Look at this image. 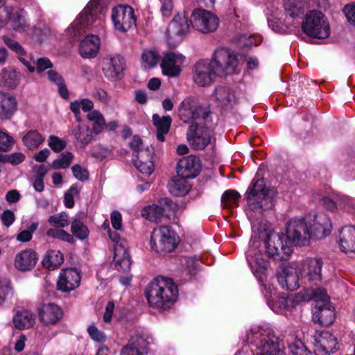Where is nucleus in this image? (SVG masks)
<instances>
[{
	"label": "nucleus",
	"instance_id": "obj_1",
	"mask_svg": "<svg viewBox=\"0 0 355 355\" xmlns=\"http://www.w3.org/2000/svg\"><path fill=\"white\" fill-rule=\"evenodd\" d=\"M178 289L173 281L159 277L147 286L146 297L150 306L163 311L169 309L177 300Z\"/></svg>",
	"mask_w": 355,
	"mask_h": 355
},
{
	"label": "nucleus",
	"instance_id": "obj_2",
	"mask_svg": "<svg viewBox=\"0 0 355 355\" xmlns=\"http://www.w3.org/2000/svg\"><path fill=\"white\" fill-rule=\"evenodd\" d=\"M274 193L272 189L266 187L263 179L253 180L247 196L249 207V211L247 214L250 220H252L257 214H261L263 211L272 208Z\"/></svg>",
	"mask_w": 355,
	"mask_h": 355
},
{
	"label": "nucleus",
	"instance_id": "obj_3",
	"mask_svg": "<svg viewBox=\"0 0 355 355\" xmlns=\"http://www.w3.org/2000/svg\"><path fill=\"white\" fill-rule=\"evenodd\" d=\"M256 241L263 242L266 254L275 260H286L292 253V248L288 245L286 237L282 232L269 231L264 228L259 233Z\"/></svg>",
	"mask_w": 355,
	"mask_h": 355
},
{
	"label": "nucleus",
	"instance_id": "obj_4",
	"mask_svg": "<svg viewBox=\"0 0 355 355\" xmlns=\"http://www.w3.org/2000/svg\"><path fill=\"white\" fill-rule=\"evenodd\" d=\"M245 255L248 266L253 275L259 282H263L270 268V257L267 254L263 253V249L260 248V242L256 241L255 235L252 237Z\"/></svg>",
	"mask_w": 355,
	"mask_h": 355
},
{
	"label": "nucleus",
	"instance_id": "obj_5",
	"mask_svg": "<svg viewBox=\"0 0 355 355\" xmlns=\"http://www.w3.org/2000/svg\"><path fill=\"white\" fill-rule=\"evenodd\" d=\"M178 115L184 123H196L205 121L209 124L211 122L209 110L202 107L198 100L193 97L186 98L179 105Z\"/></svg>",
	"mask_w": 355,
	"mask_h": 355
},
{
	"label": "nucleus",
	"instance_id": "obj_6",
	"mask_svg": "<svg viewBox=\"0 0 355 355\" xmlns=\"http://www.w3.org/2000/svg\"><path fill=\"white\" fill-rule=\"evenodd\" d=\"M218 76L233 74L239 64L238 55L226 47L216 49L210 60Z\"/></svg>",
	"mask_w": 355,
	"mask_h": 355
},
{
	"label": "nucleus",
	"instance_id": "obj_7",
	"mask_svg": "<svg viewBox=\"0 0 355 355\" xmlns=\"http://www.w3.org/2000/svg\"><path fill=\"white\" fill-rule=\"evenodd\" d=\"M213 130L212 121L209 124L205 121L191 123L187 132L189 145L195 150H203L211 144Z\"/></svg>",
	"mask_w": 355,
	"mask_h": 355
},
{
	"label": "nucleus",
	"instance_id": "obj_8",
	"mask_svg": "<svg viewBox=\"0 0 355 355\" xmlns=\"http://www.w3.org/2000/svg\"><path fill=\"white\" fill-rule=\"evenodd\" d=\"M150 245L157 253L171 252L177 245L175 233L168 225L154 228L151 233Z\"/></svg>",
	"mask_w": 355,
	"mask_h": 355
},
{
	"label": "nucleus",
	"instance_id": "obj_9",
	"mask_svg": "<svg viewBox=\"0 0 355 355\" xmlns=\"http://www.w3.org/2000/svg\"><path fill=\"white\" fill-rule=\"evenodd\" d=\"M314 300L317 302L327 304L329 302V297L327 291L322 288H306L303 293H300L295 296H290L286 298L282 297L279 300V303L283 304L286 309H290L296 306L300 301Z\"/></svg>",
	"mask_w": 355,
	"mask_h": 355
},
{
	"label": "nucleus",
	"instance_id": "obj_10",
	"mask_svg": "<svg viewBox=\"0 0 355 355\" xmlns=\"http://www.w3.org/2000/svg\"><path fill=\"white\" fill-rule=\"evenodd\" d=\"M287 239L297 245H307L311 239L308 222L304 218H292L287 223Z\"/></svg>",
	"mask_w": 355,
	"mask_h": 355
},
{
	"label": "nucleus",
	"instance_id": "obj_11",
	"mask_svg": "<svg viewBox=\"0 0 355 355\" xmlns=\"http://www.w3.org/2000/svg\"><path fill=\"white\" fill-rule=\"evenodd\" d=\"M193 82L200 87L210 85L218 76L210 60L203 59L197 62L192 69Z\"/></svg>",
	"mask_w": 355,
	"mask_h": 355
},
{
	"label": "nucleus",
	"instance_id": "obj_12",
	"mask_svg": "<svg viewBox=\"0 0 355 355\" xmlns=\"http://www.w3.org/2000/svg\"><path fill=\"white\" fill-rule=\"evenodd\" d=\"M110 0H90L77 17L78 22L102 21L105 19L106 6Z\"/></svg>",
	"mask_w": 355,
	"mask_h": 355
},
{
	"label": "nucleus",
	"instance_id": "obj_13",
	"mask_svg": "<svg viewBox=\"0 0 355 355\" xmlns=\"http://www.w3.org/2000/svg\"><path fill=\"white\" fill-rule=\"evenodd\" d=\"M110 239L115 243L114 247V261L119 269L126 271L131 266V260L127 251L126 242L121 240L119 234L109 230Z\"/></svg>",
	"mask_w": 355,
	"mask_h": 355
},
{
	"label": "nucleus",
	"instance_id": "obj_14",
	"mask_svg": "<svg viewBox=\"0 0 355 355\" xmlns=\"http://www.w3.org/2000/svg\"><path fill=\"white\" fill-rule=\"evenodd\" d=\"M311 239H322L330 234L332 229L331 220L327 215L320 213L308 220Z\"/></svg>",
	"mask_w": 355,
	"mask_h": 355
},
{
	"label": "nucleus",
	"instance_id": "obj_15",
	"mask_svg": "<svg viewBox=\"0 0 355 355\" xmlns=\"http://www.w3.org/2000/svg\"><path fill=\"white\" fill-rule=\"evenodd\" d=\"M125 68V59L119 55H110L103 60L102 70L104 76L111 81L119 80Z\"/></svg>",
	"mask_w": 355,
	"mask_h": 355
},
{
	"label": "nucleus",
	"instance_id": "obj_16",
	"mask_svg": "<svg viewBox=\"0 0 355 355\" xmlns=\"http://www.w3.org/2000/svg\"><path fill=\"white\" fill-rule=\"evenodd\" d=\"M322 267V261L319 258H311L307 259L303 266L301 272L302 281L304 284L317 282L321 280V270Z\"/></svg>",
	"mask_w": 355,
	"mask_h": 355
},
{
	"label": "nucleus",
	"instance_id": "obj_17",
	"mask_svg": "<svg viewBox=\"0 0 355 355\" xmlns=\"http://www.w3.org/2000/svg\"><path fill=\"white\" fill-rule=\"evenodd\" d=\"M277 279L282 288L287 291H293L300 286L297 270L290 266H280Z\"/></svg>",
	"mask_w": 355,
	"mask_h": 355
},
{
	"label": "nucleus",
	"instance_id": "obj_18",
	"mask_svg": "<svg viewBox=\"0 0 355 355\" xmlns=\"http://www.w3.org/2000/svg\"><path fill=\"white\" fill-rule=\"evenodd\" d=\"M80 272L74 268L62 270L57 282L58 289L63 292L77 288L80 282Z\"/></svg>",
	"mask_w": 355,
	"mask_h": 355
},
{
	"label": "nucleus",
	"instance_id": "obj_19",
	"mask_svg": "<svg viewBox=\"0 0 355 355\" xmlns=\"http://www.w3.org/2000/svg\"><path fill=\"white\" fill-rule=\"evenodd\" d=\"M185 57L180 53L170 52L164 54L161 62L163 73L169 76H176L180 73V65Z\"/></svg>",
	"mask_w": 355,
	"mask_h": 355
},
{
	"label": "nucleus",
	"instance_id": "obj_20",
	"mask_svg": "<svg viewBox=\"0 0 355 355\" xmlns=\"http://www.w3.org/2000/svg\"><path fill=\"white\" fill-rule=\"evenodd\" d=\"M200 169L199 159L189 155L180 159L177 166V173L180 176L193 178L198 174Z\"/></svg>",
	"mask_w": 355,
	"mask_h": 355
},
{
	"label": "nucleus",
	"instance_id": "obj_21",
	"mask_svg": "<svg viewBox=\"0 0 355 355\" xmlns=\"http://www.w3.org/2000/svg\"><path fill=\"white\" fill-rule=\"evenodd\" d=\"M338 243L342 252L346 254H355V227H343L339 231Z\"/></svg>",
	"mask_w": 355,
	"mask_h": 355
},
{
	"label": "nucleus",
	"instance_id": "obj_22",
	"mask_svg": "<svg viewBox=\"0 0 355 355\" xmlns=\"http://www.w3.org/2000/svg\"><path fill=\"white\" fill-rule=\"evenodd\" d=\"M191 31L190 24H168L165 31L170 48H175L182 37Z\"/></svg>",
	"mask_w": 355,
	"mask_h": 355
},
{
	"label": "nucleus",
	"instance_id": "obj_23",
	"mask_svg": "<svg viewBox=\"0 0 355 355\" xmlns=\"http://www.w3.org/2000/svg\"><path fill=\"white\" fill-rule=\"evenodd\" d=\"M100 45V39L97 35H87L80 44L79 53L83 58H95L99 51Z\"/></svg>",
	"mask_w": 355,
	"mask_h": 355
},
{
	"label": "nucleus",
	"instance_id": "obj_24",
	"mask_svg": "<svg viewBox=\"0 0 355 355\" xmlns=\"http://www.w3.org/2000/svg\"><path fill=\"white\" fill-rule=\"evenodd\" d=\"M134 164L138 171L146 175H150L154 171L153 162V150L148 147L141 149L138 155H135Z\"/></svg>",
	"mask_w": 355,
	"mask_h": 355
},
{
	"label": "nucleus",
	"instance_id": "obj_25",
	"mask_svg": "<svg viewBox=\"0 0 355 355\" xmlns=\"http://www.w3.org/2000/svg\"><path fill=\"white\" fill-rule=\"evenodd\" d=\"M38 260L37 253L26 249L17 253L15 257V267L20 271H28L33 268Z\"/></svg>",
	"mask_w": 355,
	"mask_h": 355
},
{
	"label": "nucleus",
	"instance_id": "obj_26",
	"mask_svg": "<svg viewBox=\"0 0 355 355\" xmlns=\"http://www.w3.org/2000/svg\"><path fill=\"white\" fill-rule=\"evenodd\" d=\"M63 315L62 309L55 304H44L39 310L40 320L46 325H52L59 322Z\"/></svg>",
	"mask_w": 355,
	"mask_h": 355
},
{
	"label": "nucleus",
	"instance_id": "obj_27",
	"mask_svg": "<svg viewBox=\"0 0 355 355\" xmlns=\"http://www.w3.org/2000/svg\"><path fill=\"white\" fill-rule=\"evenodd\" d=\"M17 109V102L13 96L0 92V119H10Z\"/></svg>",
	"mask_w": 355,
	"mask_h": 355
},
{
	"label": "nucleus",
	"instance_id": "obj_28",
	"mask_svg": "<svg viewBox=\"0 0 355 355\" xmlns=\"http://www.w3.org/2000/svg\"><path fill=\"white\" fill-rule=\"evenodd\" d=\"M112 22H136V17L133 8L128 5L120 4L112 8L111 12Z\"/></svg>",
	"mask_w": 355,
	"mask_h": 355
},
{
	"label": "nucleus",
	"instance_id": "obj_29",
	"mask_svg": "<svg viewBox=\"0 0 355 355\" xmlns=\"http://www.w3.org/2000/svg\"><path fill=\"white\" fill-rule=\"evenodd\" d=\"M301 29L306 35L318 39L327 38L330 34L329 24H301Z\"/></svg>",
	"mask_w": 355,
	"mask_h": 355
},
{
	"label": "nucleus",
	"instance_id": "obj_30",
	"mask_svg": "<svg viewBox=\"0 0 355 355\" xmlns=\"http://www.w3.org/2000/svg\"><path fill=\"white\" fill-rule=\"evenodd\" d=\"M335 319L334 310L329 303L318 306V310L313 314V320L323 326H329L333 323Z\"/></svg>",
	"mask_w": 355,
	"mask_h": 355
},
{
	"label": "nucleus",
	"instance_id": "obj_31",
	"mask_svg": "<svg viewBox=\"0 0 355 355\" xmlns=\"http://www.w3.org/2000/svg\"><path fill=\"white\" fill-rule=\"evenodd\" d=\"M152 119L153 125L157 129V139L159 141L163 142L165 140L164 135L168 132L172 119L170 116L161 117L158 114H154Z\"/></svg>",
	"mask_w": 355,
	"mask_h": 355
},
{
	"label": "nucleus",
	"instance_id": "obj_32",
	"mask_svg": "<svg viewBox=\"0 0 355 355\" xmlns=\"http://www.w3.org/2000/svg\"><path fill=\"white\" fill-rule=\"evenodd\" d=\"M72 135L80 148H85L93 139L92 130L87 125L78 124L72 129Z\"/></svg>",
	"mask_w": 355,
	"mask_h": 355
},
{
	"label": "nucleus",
	"instance_id": "obj_33",
	"mask_svg": "<svg viewBox=\"0 0 355 355\" xmlns=\"http://www.w3.org/2000/svg\"><path fill=\"white\" fill-rule=\"evenodd\" d=\"M35 322L34 314L28 310L18 311L14 318L13 324L18 329H24L31 327Z\"/></svg>",
	"mask_w": 355,
	"mask_h": 355
},
{
	"label": "nucleus",
	"instance_id": "obj_34",
	"mask_svg": "<svg viewBox=\"0 0 355 355\" xmlns=\"http://www.w3.org/2000/svg\"><path fill=\"white\" fill-rule=\"evenodd\" d=\"M187 178L180 176L173 178L168 184L169 191L174 196H184L190 189V186L187 180Z\"/></svg>",
	"mask_w": 355,
	"mask_h": 355
},
{
	"label": "nucleus",
	"instance_id": "obj_35",
	"mask_svg": "<svg viewBox=\"0 0 355 355\" xmlns=\"http://www.w3.org/2000/svg\"><path fill=\"white\" fill-rule=\"evenodd\" d=\"M20 75L11 67L4 68L0 73V83L7 88H15L19 82Z\"/></svg>",
	"mask_w": 355,
	"mask_h": 355
},
{
	"label": "nucleus",
	"instance_id": "obj_36",
	"mask_svg": "<svg viewBox=\"0 0 355 355\" xmlns=\"http://www.w3.org/2000/svg\"><path fill=\"white\" fill-rule=\"evenodd\" d=\"M141 215L150 221L160 223L165 216V211L159 205H152L144 207L141 211Z\"/></svg>",
	"mask_w": 355,
	"mask_h": 355
},
{
	"label": "nucleus",
	"instance_id": "obj_37",
	"mask_svg": "<svg viewBox=\"0 0 355 355\" xmlns=\"http://www.w3.org/2000/svg\"><path fill=\"white\" fill-rule=\"evenodd\" d=\"M307 0H284L287 14L297 19L304 15V5Z\"/></svg>",
	"mask_w": 355,
	"mask_h": 355
},
{
	"label": "nucleus",
	"instance_id": "obj_38",
	"mask_svg": "<svg viewBox=\"0 0 355 355\" xmlns=\"http://www.w3.org/2000/svg\"><path fill=\"white\" fill-rule=\"evenodd\" d=\"M63 261V255L60 251L49 250L46 253L42 264L47 269L53 270L60 266Z\"/></svg>",
	"mask_w": 355,
	"mask_h": 355
},
{
	"label": "nucleus",
	"instance_id": "obj_39",
	"mask_svg": "<svg viewBox=\"0 0 355 355\" xmlns=\"http://www.w3.org/2000/svg\"><path fill=\"white\" fill-rule=\"evenodd\" d=\"M217 101L223 106H226L235 101L236 96L229 87L219 86L214 92Z\"/></svg>",
	"mask_w": 355,
	"mask_h": 355
},
{
	"label": "nucleus",
	"instance_id": "obj_40",
	"mask_svg": "<svg viewBox=\"0 0 355 355\" xmlns=\"http://www.w3.org/2000/svg\"><path fill=\"white\" fill-rule=\"evenodd\" d=\"M44 140V138L37 130H30L22 137L24 145L30 150L37 148Z\"/></svg>",
	"mask_w": 355,
	"mask_h": 355
},
{
	"label": "nucleus",
	"instance_id": "obj_41",
	"mask_svg": "<svg viewBox=\"0 0 355 355\" xmlns=\"http://www.w3.org/2000/svg\"><path fill=\"white\" fill-rule=\"evenodd\" d=\"M46 73L49 80L58 86L60 95L63 98H67L69 92L62 76L54 70H49Z\"/></svg>",
	"mask_w": 355,
	"mask_h": 355
},
{
	"label": "nucleus",
	"instance_id": "obj_42",
	"mask_svg": "<svg viewBox=\"0 0 355 355\" xmlns=\"http://www.w3.org/2000/svg\"><path fill=\"white\" fill-rule=\"evenodd\" d=\"M151 342V338L144 334H137L131 337L128 343L137 349L141 351L143 354L146 352V349Z\"/></svg>",
	"mask_w": 355,
	"mask_h": 355
},
{
	"label": "nucleus",
	"instance_id": "obj_43",
	"mask_svg": "<svg viewBox=\"0 0 355 355\" xmlns=\"http://www.w3.org/2000/svg\"><path fill=\"white\" fill-rule=\"evenodd\" d=\"M87 119L94 122L92 131L98 135L101 133L105 125L103 115L98 110H93L87 114Z\"/></svg>",
	"mask_w": 355,
	"mask_h": 355
},
{
	"label": "nucleus",
	"instance_id": "obj_44",
	"mask_svg": "<svg viewBox=\"0 0 355 355\" xmlns=\"http://www.w3.org/2000/svg\"><path fill=\"white\" fill-rule=\"evenodd\" d=\"M318 342L325 352H332L337 344L336 338L328 331L322 332Z\"/></svg>",
	"mask_w": 355,
	"mask_h": 355
},
{
	"label": "nucleus",
	"instance_id": "obj_45",
	"mask_svg": "<svg viewBox=\"0 0 355 355\" xmlns=\"http://www.w3.org/2000/svg\"><path fill=\"white\" fill-rule=\"evenodd\" d=\"M191 17L193 21L198 22H216L218 20L213 12L202 8L194 9Z\"/></svg>",
	"mask_w": 355,
	"mask_h": 355
},
{
	"label": "nucleus",
	"instance_id": "obj_46",
	"mask_svg": "<svg viewBox=\"0 0 355 355\" xmlns=\"http://www.w3.org/2000/svg\"><path fill=\"white\" fill-rule=\"evenodd\" d=\"M240 194L234 190H227L222 196L221 203L223 207L232 209L238 207Z\"/></svg>",
	"mask_w": 355,
	"mask_h": 355
},
{
	"label": "nucleus",
	"instance_id": "obj_47",
	"mask_svg": "<svg viewBox=\"0 0 355 355\" xmlns=\"http://www.w3.org/2000/svg\"><path fill=\"white\" fill-rule=\"evenodd\" d=\"M71 230L75 236L82 240L86 239L89 234L87 227L79 219L72 221Z\"/></svg>",
	"mask_w": 355,
	"mask_h": 355
},
{
	"label": "nucleus",
	"instance_id": "obj_48",
	"mask_svg": "<svg viewBox=\"0 0 355 355\" xmlns=\"http://www.w3.org/2000/svg\"><path fill=\"white\" fill-rule=\"evenodd\" d=\"M73 158V155L70 152H64L61 155V157L57 159H55L52 164L51 166L53 169H62L68 168Z\"/></svg>",
	"mask_w": 355,
	"mask_h": 355
},
{
	"label": "nucleus",
	"instance_id": "obj_49",
	"mask_svg": "<svg viewBox=\"0 0 355 355\" xmlns=\"http://www.w3.org/2000/svg\"><path fill=\"white\" fill-rule=\"evenodd\" d=\"M296 24H271L270 27L276 33H293L296 35L300 34L299 26H295Z\"/></svg>",
	"mask_w": 355,
	"mask_h": 355
},
{
	"label": "nucleus",
	"instance_id": "obj_50",
	"mask_svg": "<svg viewBox=\"0 0 355 355\" xmlns=\"http://www.w3.org/2000/svg\"><path fill=\"white\" fill-rule=\"evenodd\" d=\"M49 223L57 227H66L69 224V215L66 212H61L49 217Z\"/></svg>",
	"mask_w": 355,
	"mask_h": 355
},
{
	"label": "nucleus",
	"instance_id": "obj_51",
	"mask_svg": "<svg viewBox=\"0 0 355 355\" xmlns=\"http://www.w3.org/2000/svg\"><path fill=\"white\" fill-rule=\"evenodd\" d=\"M88 24H71L67 28V35L72 40H78L80 37L87 33Z\"/></svg>",
	"mask_w": 355,
	"mask_h": 355
},
{
	"label": "nucleus",
	"instance_id": "obj_52",
	"mask_svg": "<svg viewBox=\"0 0 355 355\" xmlns=\"http://www.w3.org/2000/svg\"><path fill=\"white\" fill-rule=\"evenodd\" d=\"M46 235L51 238L59 239L64 241L72 243L73 237L66 231L58 228H51L47 230Z\"/></svg>",
	"mask_w": 355,
	"mask_h": 355
},
{
	"label": "nucleus",
	"instance_id": "obj_53",
	"mask_svg": "<svg viewBox=\"0 0 355 355\" xmlns=\"http://www.w3.org/2000/svg\"><path fill=\"white\" fill-rule=\"evenodd\" d=\"M338 209L349 212L355 208V200L348 196L337 195Z\"/></svg>",
	"mask_w": 355,
	"mask_h": 355
},
{
	"label": "nucleus",
	"instance_id": "obj_54",
	"mask_svg": "<svg viewBox=\"0 0 355 355\" xmlns=\"http://www.w3.org/2000/svg\"><path fill=\"white\" fill-rule=\"evenodd\" d=\"M293 341L290 343H288V346L290 352L293 355H310V353L306 351V347L300 339L292 338Z\"/></svg>",
	"mask_w": 355,
	"mask_h": 355
},
{
	"label": "nucleus",
	"instance_id": "obj_55",
	"mask_svg": "<svg viewBox=\"0 0 355 355\" xmlns=\"http://www.w3.org/2000/svg\"><path fill=\"white\" fill-rule=\"evenodd\" d=\"M142 62L145 67H153L159 60V55L153 51H144L141 55Z\"/></svg>",
	"mask_w": 355,
	"mask_h": 355
},
{
	"label": "nucleus",
	"instance_id": "obj_56",
	"mask_svg": "<svg viewBox=\"0 0 355 355\" xmlns=\"http://www.w3.org/2000/svg\"><path fill=\"white\" fill-rule=\"evenodd\" d=\"M79 193L80 189L77 184H73L70 187L64 196V204L66 207L72 208L74 206V197L78 196Z\"/></svg>",
	"mask_w": 355,
	"mask_h": 355
},
{
	"label": "nucleus",
	"instance_id": "obj_57",
	"mask_svg": "<svg viewBox=\"0 0 355 355\" xmlns=\"http://www.w3.org/2000/svg\"><path fill=\"white\" fill-rule=\"evenodd\" d=\"M12 294V288L10 282L6 277H0V305H1L6 299Z\"/></svg>",
	"mask_w": 355,
	"mask_h": 355
},
{
	"label": "nucleus",
	"instance_id": "obj_58",
	"mask_svg": "<svg viewBox=\"0 0 355 355\" xmlns=\"http://www.w3.org/2000/svg\"><path fill=\"white\" fill-rule=\"evenodd\" d=\"M38 227L37 223H33L30 225L27 230L20 232L17 236V240L21 242H28L31 240L33 233L36 231Z\"/></svg>",
	"mask_w": 355,
	"mask_h": 355
},
{
	"label": "nucleus",
	"instance_id": "obj_59",
	"mask_svg": "<svg viewBox=\"0 0 355 355\" xmlns=\"http://www.w3.org/2000/svg\"><path fill=\"white\" fill-rule=\"evenodd\" d=\"M3 40L6 46L18 56H23L25 53L22 46L16 40H14L7 36L3 37Z\"/></svg>",
	"mask_w": 355,
	"mask_h": 355
},
{
	"label": "nucleus",
	"instance_id": "obj_60",
	"mask_svg": "<svg viewBox=\"0 0 355 355\" xmlns=\"http://www.w3.org/2000/svg\"><path fill=\"white\" fill-rule=\"evenodd\" d=\"M304 22H325L324 14L321 10H312L306 12Z\"/></svg>",
	"mask_w": 355,
	"mask_h": 355
},
{
	"label": "nucleus",
	"instance_id": "obj_61",
	"mask_svg": "<svg viewBox=\"0 0 355 355\" xmlns=\"http://www.w3.org/2000/svg\"><path fill=\"white\" fill-rule=\"evenodd\" d=\"M15 140L7 132L0 130V150L7 151L14 145Z\"/></svg>",
	"mask_w": 355,
	"mask_h": 355
},
{
	"label": "nucleus",
	"instance_id": "obj_62",
	"mask_svg": "<svg viewBox=\"0 0 355 355\" xmlns=\"http://www.w3.org/2000/svg\"><path fill=\"white\" fill-rule=\"evenodd\" d=\"M218 24H190L191 28L195 31L207 34L214 32L218 28Z\"/></svg>",
	"mask_w": 355,
	"mask_h": 355
},
{
	"label": "nucleus",
	"instance_id": "obj_63",
	"mask_svg": "<svg viewBox=\"0 0 355 355\" xmlns=\"http://www.w3.org/2000/svg\"><path fill=\"white\" fill-rule=\"evenodd\" d=\"M49 146L55 152H60L66 146V142L58 137L51 135L49 139Z\"/></svg>",
	"mask_w": 355,
	"mask_h": 355
},
{
	"label": "nucleus",
	"instance_id": "obj_64",
	"mask_svg": "<svg viewBox=\"0 0 355 355\" xmlns=\"http://www.w3.org/2000/svg\"><path fill=\"white\" fill-rule=\"evenodd\" d=\"M9 22H21L24 19V10L19 8H12L7 11Z\"/></svg>",
	"mask_w": 355,
	"mask_h": 355
}]
</instances>
